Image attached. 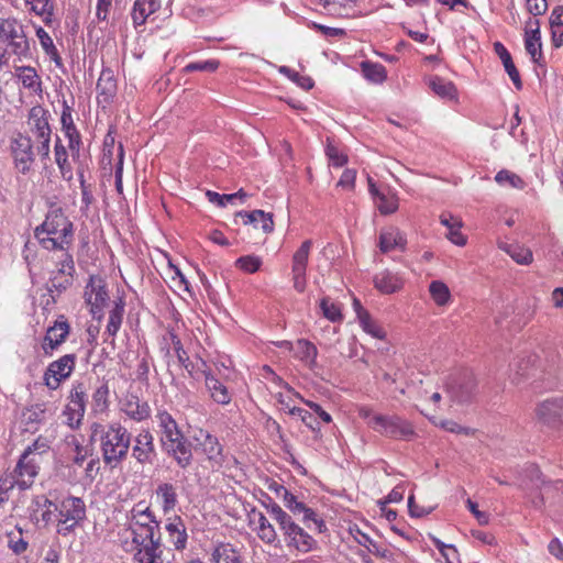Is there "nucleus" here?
<instances>
[{
  "instance_id": "nucleus-34",
  "label": "nucleus",
  "mask_w": 563,
  "mask_h": 563,
  "mask_svg": "<svg viewBox=\"0 0 563 563\" xmlns=\"http://www.w3.org/2000/svg\"><path fill=\"white\" fill-rule=\"evenodd\" d=\"M499 249L505 251L516 263L520 265H529L533 261V255L530 249L517 243L500 242Z\"/></svg>"
},
{
  "instance_id": "nucleus-23",
  "label": "nucleus",
  "mask_w": 563,
  "mask_h": 563,
  "mask_svg": "<svg viewBox=\"0 0 563 563\" xmlns=\"http://www.w3.org/2000/svg\"><path fill=\"white\" fill-rule=\"evenodd\" d=\"M155 418L158 427L161 444L166 441H172L174 438L183 434L177 421L166 410H159Z\"/></svg>"
},
{
  "instance_id": "nucleus-14",
  "label": "nucleus",
  "mask_w": 563,
  "mask_h": 563,
  "mask_svg": "<svg viewBox=\"0 0 563 563\" xmlns=\"http://www.w3.org/2000/svg\"><path fill=\"white\" fill-rule=\"evenodd\" d=\"M12 154L16 169L26 174L34 162L32 139L29 135L19 133L12 141Z\"/></svg>"
},
{
  "instance_id": "nucleus-2",
  "label": "nucleus",
  "mask_w": 563,
  "mask_h": 563,
  "mask_svg": "<svg viewBox=\"0 0 563 563\" xmlns=\"http://www.w3.org/2000/svg\"><path fill=\"white\" fill-rule=\"evenodd\" d=\"M132 533L133 543L141 547L136 553L140 563H165L163 559V549L165 543L162 539L159 521L155 523H143L129 526Z\"/></svg>"
},
{
  "instance_id": "nucleus-38",
  "label": "nucleus",
  "mask_w": 563,
  "mask_h": 563,
  "mask_svg": "<svg viewBox=\"0 0 563 563\" xmlns=\"http://www.w3.org/2000/svg\"><path fill=\"white\" fill-rule=\"evenodd\" d=\"M16 76L21 80L23 87L34 91H42L41 79L35 68L31 66H20L15 68Z\"/></svg>"
},
{
  "instance_id": "nucleus-36",
  "label": "nucleus",
  "mask_w": 563,
  "mask_h": 563,
  "mask_svg": "<svg viewBox=\"0 0 563 563\" xmlns=\"http://www.w3.org/2000/svg\"><path fill=\"white\" fill-rule=\"evenodd\" d=\"M318 350L313 343L308 340L299 339L296 341L295 356L313 368L317 365Z\"/></svg>"
},
{
  "instance_id": "nucleus-25",
  "label": "nucleus",
  "mask_w": 563,
  "mask_h": 563,
  "mask_svg": "<svg viewBox=\"0 0 563 563\" xmlns=\"http://www.w3.org/2000/svg\"><path fill=\"white\" fill-rule=\"evenodd\" d=\"M200 445L209 462L212 463V466L221 467L223 465V448L216 437L207 432Z\"/></svg>"
},
{
  "instance_id": "nucleus-5",
  "label": "nucleus",
  "mask_w": 563,
  "mask_h": 563,
  "mask_svg": "<svg viewBox=\"0 0 563 563\" xmlns=\"http://www.w3.org/2000/svg\"><path fill=\"white\" fill-rule=\"evenodd\" d=\"M49 112L42 106H34L29 111L27 125L35 137L36 152L43 158H48L52 130L48 123Z\"/></svg>"
},
{
  "instance_id": "nucleus-1",
  "label": "nucleus",
  "mask_w": 563,
  "mask_h": 563,
  "mask_svg": "<svg viewBox=\"0 0 563 563\" xmlns=\"http://www.w3.org/2000/svg\"><path fill=\"white\" fill-rule=\"evenodd\" d=\"M73 235V223L59 209L51 211L45 221L34 230L40 245L48 251L67 252Z\"/></svg>"
},
{
  "instance_id": "nucleus-28",
  "label": "nucleus",
  "mask_w": 563,
  "mask_h": 563,
  "mask_svg": "<svg viewBox=\"0 0 563 563\" xmlns=\"http://www.w3.org/2000/svg\"><path fill=\"white\" fill-rule=\"evenodd\" d=\"M205 375L206 386L211 393L212 399L221 405H227L231 401V395L228 388L217 379L210 371L202 369Z\"/></svg>"
},
{
  "instance_id": "nucleus-19",
  "label": "nucleus",
  "mask_w": 563,
  "mask_h": 563,
  "mask_svg": "<svg viewBox=\"0 0 563 563\" xmlns=\"http://www.w3.org/2000/svg\"><path fill=\"white\" fill-rule=\"evenodd\" d=\"M538 419L549 426L563 424V397L542 401L536 409Z\"/></svg>"
},
{
  "instance_id": "nucleus-40",
  "label": "nucleus",
  "mask_w": 563,
  "mask_h": 563,
  "mask_svg": "<svg viewBox=\"0 0 563 563\" xmlns=\"http://www.w3.org/2000/svg\"><path fill=\"white\" fill-rule=\"evenodd\" d=\"M429 87L441 98L453 99L456 96V88L451 82L439 76H433L429 80Z\"/></svg>"
},
{
  "instance_id": "nucleus-60",
  "label": "nucleus",
  "mask_w": 563,
  "mask_h": 563,
  "mask_svg": "<svg viewBox=\"0 0 563 563\" xmlns=\"http://www.w3.org/2000/svg\"><path fill=\"white\" fill-rule=\"evenodd\" d=\"M218 67H219L218 60H203V62L190 63L184 68V70L186 73H192V71L213 73L218 69Z\"/></svg>"
},
{
  "instance_id": "nucleus-29",
  "label": "nucleus",
  "mask_w": 563,
  "mask_h": 563,
  "mask_svg": "<svg viewBox=\"0 0 563 563\" xmlns=\"http://www.w3.org/2000/svg\"><path fill=\"white\" fill-rule=\"evenodd\" d=\"M406 239L397 228H389L379 234V249L383 253H387L395 249H404Z\"/></svg>"
},
{
  "instance_id": "nucleus-43",
  "label": "nucleus",
  "mask_w": 563,
  "mask_h": 563,
  "mask_svg": "<svg viewBox=\"0 0 563 563\" xmlns=\"http://www.w3.org/2000/svg\"><path fill=\"white\" fill-rule=\"evenodd\" d=\"M36 36L44 52L55 62L56 65L62 64V58L54 45V42L49 34L41 26L36 29Z\"/></svg>"
},
{
  "instance_id": "nucleus-26",
  "label": "nucleus",
  "mask_w": 563,
  "mask_h": 563,
  "mask_svg": "<svg viewBox=\"0 0 563 563\" xmlns=\"http://www.w3.org/2000/svg\"><path fill=\"white\" fill-rule=\"evenodd\" d=\"M494 51L501 59L504 68L514 82L515 87L520 90L522 88V81L518 69L514 64L510 53L500 42H496L494 44Z\"/></svg>"
},
{
  "instance_id": "nucleus-7",
  "label": "nucleus",
  "mask_w": 563,
  "mask_h": 563,
  "mask_svg": "<svg viewBox=\"0 0 563 563\" xmlns=\"http://www.w3.org/2000/svg\"><path fill=\"white\" fill-rule=\"evenodd\" d=\"M87 400L88 396L85 384L82 382H76L73 385L68 396V404L64 410V415L67 418L66 422L71 429H77L81 424L86 411Z\"/></svg>"
},
{
  "instance_id": "nucleus-18",
  "label": "nucleus",
  "mask_w": 563,
  "mask_h": 563,
  "mask_svg": "<svg viewBox=\"0 0 563 563\" xmlns=\"http://www.w3.org/2000/svg\"><path fill=\"white\" fill-rule=\"evenodd\" d=\"M283 500L285 507L295 516H303V523H306L308 528H310L309 522H312L317 532H323L325 529L324 521L319 519L316 512L311 508H308L303 503L299 501L295 495L289 493Z\"/></svg>"
},
{
  "instance_id": "nucleus-24",
  "label": "nucleus",
  "mask_w": 563,
  "mask_h": 563,
  "mask_svg": "<svg viewBox=\"0 0 563 563\" xmlns=\"http://www.w3.org/2000/svg\"><path fill=\"white\" fill-rule=\"evenodd\" d=\"M250 523L256 525L257 537L267 544H273L278 540L274 526L261 511L252 510L250 514Z\"/></svg>"
},
{
  "instance_id": "nucleus-4",
  "label": "nucleus",
  "mask_w": 563,
  "mask_h": 563,
  "mask_svg": "<svg viewBox=\"0 0 563 563\" xmlns=\"http://www.w3.org/2000/svg\"><path fill=\"white\" fill-rule=\"evenodd\" d=\"M132 442V434L128 429L118 422L108 426L101 434V452L106 465L111 467L122 463L129 453Z\"/></svg>"
},
{
  "instance_id": "nucleus-46",
  "label": "nucleus",
  "mask_w": 563,
  "mask_h": 563,
  "mask_svg": "<svg viewBox=\"0 0 563 563\" xmlns=\"http://www.w3.org/2000/svg\"><path fill=\"white\" fill-rule=\"evenodd\" d=\"M429 291L438 306H444L450 300L449 287L440 280H433L429 286Z\"/></svg>"
},
{
  "instance_id": "nucleus-30",
  "label": "nucleus",
  "mask_w": 563,
  "mask_h": 563,
  "mask_svg": "<svg viewBox=\"0 0 563 563\" xmlns=\"http://www.w3.org/2000/svg\"><path fill=\"white\" fill-rule=\"evenodd\" d=\"M525 476L536 488L543 489L544 493H548L550 488L560 489L563 485L561 481L547 482L540 468L534 464L525 468Z\"/></svg>"
},
{
  "instance_id": "nucleus-35",
  "label": "nucleus",
  "mask_w": 563,
  "mask_h": 563,
  "mask_svg": "<svg viewBox=\"0 0 563 563\" xmlns=\"http://www.w3.org/2000/svg\"><path fill=\"white\" fill-rule=\"evenodd\" d=\"M156 495L161 498V506L164 514L174 511L178 499L176 487L170 483H162L156 488Z\"/></svg>"
},
{
  "instance_id": "nucleus-62",
  "label": "nucleus",
  "mask_w": 563,
  "mask_h": 563,
  "mask_svg": "<svg viewBox=\"0 0 563 563\" xmlns=\"http://www.w3.org/2000/svg\"><path fill=\"white\" fill-rule=\"evenodd\" d=\"M541 40L539 38H526L525 37V47L527 53L531 56V59L534 63L540 64V60L542 58V52H541Z\"/></svg>"
},
{
  "instance_id": "nucleus-44",
  "label": "nucleus",
  "mask_w": 563,
  "mask_h": 563,
  "mask_svg": "<svg viewBox=\"0 0 563 563\" xmlns=\"http://www.w3.org/2000/svg\"><path fill=\"white\" fill-rule=\"evenodd\" d=\"M123 314L124 303L122 302V300H120L119 302H115L114 307L111 309L109 313L106 333H108L111 336H114L118 333L122 324Z\"/></svg>"
},
{
  "instance_id": "nucleus-51",
  "label": "nucleus",
  "mask_w": 563,
  "mask_h": 563,
  "mask_svg": "<svg viewBox=\"0 0 563 563\" xmlns=\"http://www.w3.org/2000/svg\"><path fill=\"white\" fill-rule=\"evenodd\" d=\"M109 387L107 384L99 386L92 395V409L95 412H104L108 409Z\"/></svg>"
},
{
  "instance_id": "nucleus-41",
  "label": "nucleus",
  "mask_w": 563,
  "mask_h": 563,
  "mask_svg": "<svg viewBox=\"0 0 563 563\" xmlns=\"http://www.w3.org/2000/svg\"><path fill=\"white\" fill-rule=\"evenodd\" d=\"M130 525L129 526H135L143 523H150L155 521H158L156 519L155 514L150 509V507H143V503L136 504L130 511L129 515Z\"/></svg>"
},
{
  "instance_id": "nucleus-15",
  "label": "nucleus",
  "mask_w": 563,
  "mask_h": 563,
  "mask_svg": "<svg viewBox=\"0 0 563 563\" xmlns=\"http://www.w3.org/2000/svg\"><path fill=\"white\" fill-rule=\"evenodd\" d=\"M156 455L153 434L148 430H142L133 439L132 457L141 465H152Z\"/></svg>"
},
{
  "instance_id": "nucleus-33",
  "label": "nucleus",
  "mask_w": 563,
  "mask_h": 563,
  "mask_svg": "<svg viewBox=\"0 0 563 563\" xmlns=\"http://www.w3.org/2000/svg\"><path fill=\"white\" fill-rule=\"evenodd\" d=\"M159 8L157 0H136L132 10V20L135 26L144 24L147 16Z\"/></svg>"
},
{
  "instance_id": "nucleus-57",
  "label": "nucleus",
  "mask_w": 563,
  "mask_h": 563,
  "mask_svg": "<svg viewBox=\"0 0 563 563\" xmlns=\"http://www.w3.org/2000/svg\"><path fill=\"white\" fill-rule=\"evenodd\" d=\"M363 319L360 321L361 327L365 332L376 339H384L385 331L372 319L369 312H362Z\"/></svg>"
},
{
  "instance_id": "nucleus-47",
  "label": "nucleus",
  "mask_w": 563,
  "mask_h": 563,
  "mask_svg": "<svg viewBox=\"0 0 563 563\" xmlns=\"http://www.w3.org/2000/svg\"><path fill=\"white\" fill-rule=\"evenodd\" d=\"M45 411L44 404H36L22 412V420L26 426L38 424L44 420Z\"/></svg>"
},
{
  "instance_id": "nucleus-13",
  "label": "nucleus",
  "mask_w": 563,
  "mask_h": 563,
  "mask_svg": "<svg viewBox=\"0 0 563 563\" xmlns=\"http://www.w3.org/2000/svg\"><path fill=\"white\" fill-rule=\"evenodd\" d=\"M42 461L36 459L31 452H23L14 468L15 483L20 489L31 487L34 478L37 476Z\"/></svg>"
},
{
  "instance_id": "nucleus-61",
  "label": "nucleus",
  "mask_w": 563,
  "mask_h": 563,
  "mask_svg": "<svg viewBox=\"0 0 563 563\" xmlns=\"http://www.w3.org/2000/svg\"><path fill=\"white\" fill-rule=\"evenodd\" d=\"M325 154L335 167H342L347 163V156L340 152V150L332 143L327 145Z\"/></svg>"
},
{
  "instance_id": "nucleus-37",
  "label": "nucleus",
  "mask_w": 563,
  "mask_h": 563,
  "mask_svg": "<svg viewBox=\"0 0 563 563\" xmlns=\"http://www.w3.org/2000/svg\"><path fill=\"white\" fill-rule=\"evenodd\" d=\"M97 90L100 96H103L104 101H108L115 95L117 80L111 69H102L97 82Z\"/></svg>"
},
{
  "instance_id": "nucleus-55",
  "label": "nucleus",
  "mask_w": 563,
  "mask_h": 563,
  "mask_svg": "<svg viewBox=\"0 0 563 563\" xmlns=\"http://www.w3.org/2000/svg\"><path fill=\"white\" fill-rule=\"evenodd\" d=\"M261 265L262 260L255 255L241 256L235 261V266L249 274L257 272Z\"/></svg>"
},
{
  "instance_id": "nucleus-20",
  "label": "nucleus",
  "mask_w": 563,
  "mask_h": 563,
  "mask_svg": "<svg viewBox=\"0 0 563 563\" xmlns=\"http://www.w3.org/2000/svg\"><path fill=\"white\" fill-rule=\"evenodd\" d=\"M54 510H58L59 518L73 521V525H79L86 518V505L79 497L69 496L63 499Z\"/></svg>"
},
{
  "instance_id": "nucleus-52",
  "label": "nucleus",
  "mask_w": 563,
  "mask_h": 563,
  "mask_svg": "<svg viewBox=\"0 0 563 563\" xmlns=\"http://www.w3.org/2000/svg\"><path fill=\"white\" fill-rule=\"evenodd\" d=\"M264 507L266 508L267 512L272 516V518L277 522L280 530L292 519L291 516L287 514L285 510H283V508L275 501L264 504Z\"/></svg>"
},
{
  "instance_id": "nucleus-45",
  "label": "nucleus",
  "mask_w": 563,
  "mask_h": 563,
  "mask_svg": "<svg viewBox=\"0 0 563 563\" xmlns=\"http://www.w3.org/2000/svg\"><path fill=\"white\" fill-rule=\"evenodd\" d=\"M55 161L56 164L60 170V174L63 178L65 179H71V167L67 159V151L65 146L60 143V139L57 137L56 144H55Z\"/></svg>"
},
{
  "instance_id": "nucleus-9",
  "label": "nucleus",
  "mask_w": 563,
  "mask_h": 563,
  "mask_svg": "<svg viewBox=\"0 0 563 563\" xmlns=\"http://www.w3.org/2000/svg\"><path fill=\"white\" fill-rule=\"evenodd\" d=\"M58 268L52 272L47 283V290L49 292L57 291L60 294L66 290L73 283V275L75 273V264L71 254L63 252Z\"/></svg>"
},
{
  "instance_id": "nucleus-22",
  "label": "nucleus",
  "mask_w": 563,
  "mask_h": 563,
  "mask_svg": "<svg viewBox=\"0 0 563 563\" xmlns=\"http://www.w3.org/2000/svg\"><path fill=\"white\" fill-rule=\"evenodd\" d=\"M166 542L173 545L176 550H184L187 545V530L185 522L179 516L168 518L165 526Z\"/></svg>"
},
{
  "instance_id": "nucleus-54",
  "label": "nucleus",
  "mask_w": 563,
  "mask_h": 563,
  "mask_svg": "<svg viewBox=\"0 0 563 563\" xmlns=\"http://www.w3.org/2000/svg\"><path fill=\"white\" fill-rule=\"evenodd\" d=\"M170 339H172L173 347H174V351H175L178 362L180 363L181 366H184L191 374L194 366L189 362V356H188L187 352L185 351L180 339L174 333H170Z\"/></svg>"
},
{
  "instance_id": "nucleus-12",
  "label": "nucleus",
  "mask_w": 563,
  "mask_h": 563,
  "mask_svg": "<svg viewBox=\"0 0 563 563\" xmlns=\"http://www.w3.org/2000/svg\"><path fill=\"white\" fill-rule=\"evenodd\" d=\"M287 547L307 553L317 548V541L292 519L282 529Z\"/></svg>"
},
{
  "instance_id": "nucleus-16",
  "label": "nucleus",
  "mask_w": 563,
  "mask_h": 563,
  "mask_svg": "<svg viewBox=\"0 0 563 563\" xmlns=\"http://www.w3.org/2000/svg\"><path fill=\"white\" fill-rule=\"evenodd\" d=\"M311 246V240L303 241L292 256L291 272L294 288L299 292H302L306 288V271Z\"/></svg>"
},
{
  "instance_id": "nucleus-63",
  "label": "nucleus",
  "mask_w": 563,
  "mask_h": 563,
  "mask_svg": "<svg viewBox=\"0 0 563 563\" xmlns=\"http://www.w3.org/2000/svg\"><path fill=\"white\" fill-rule=\"evenodd\" d=\"M354 1L355 0H319L318 3L330 14H341L342 9Z\"/></svg>"
},
{
  "instance_id": "nucleus-31",
  "label": "nucleus",
  "mask_w": 563,
  "mask_h": 563,
  "mask_svg": "<svg viewBox=\"0 0 563 563\" xmlns=\"http://www.w3.org/2000/svg\"><path fill=\"white\" fill-rule=\"evenodd\" d=\"M236 217H241L244 224L261 223V228L265 233H271L274 230L273 214L265 213L263 210H253L251 212L239 211Z\"/></svg>"
},
{
  "instance_id": "nucleus-58",
  "label": "nucleus",
  "mask_w": 563,
  "mask_h": 563,
  "mask_svg": "<svg viewBox=\"0 0 563 563\" xmlns=\"http://www.w3.org/2000/svg\"><path fill=\"white\" fill-rule=\"evenodd\" d=\"M8 537H9L8 547L15 554L20 555L26 551L29 543L22 537L21 529H18L16 533H14V532L9 533Z\"/></svg>"
},
{
  "instance_id": "nucleus-10",
  "label": "nucleus",
  "mask_w": 563,
  "mask_h": 563,
  "mask_svg": "<svg viewBox=\"0 0 563 563\" xmlns=\"http://www.w3.org/2000/svg\"><path fill=\"white\" fill-rule=\"evenodd\" d=\"M75 354H65L58 360L52 362L44 373L45 385L49 389L58 388L60 382L70 376L75 368Z\"/></svg>"
},
{
  "instance_id": "nucleus-39",
  "label": "nucleus",
  "mask_w": 563,
  "mask_h": 563,
  "mask_svg": "<svg viewBox=\"0 0 563 563\" xmlns=\"http://www.w3.org/2000/svg\"><path fill=\"white\" fill-rule=\"evenodd\" d=\"M25 3L30 5L32 12L43 18V22L46 25H51L54 13V3L52 0H25Z\"/></svg>"
},
{
  "instance_id": "nucleus-6",
  "label": "nucleus",
  "mask_w": 563,
  "mask_h": 563,
  "mask_svg": "<svg viewBox=\"0 0 563 563\" xmlns=\"http://www.w3.org/2000/svg\"><path fill=\"white\" fill-rule=\"evenodd\" d=\"M368 426L382 435L395 439H408L413 435V429L398 416H373Z\"/></svg>"
},
{
  "instance_id": "nucleus-48",
  "label": "nucleus",
  "mask_w": 563,
  "mask_h": 563,
  "mask_svg": "<svg viewBox=\"0 0 563 563\" xmlns=\"http://www.w3.org/2000/svg\"><path fill=\"white\" fill-rule=\"evenodd\" d=\"M34 504L36 506V509H34L35 512L40 508L42 509L41 520L45 525L51 522L53 520V518L55 517V512L57 511V510H54V507H58V505H56L55 503H53L52 500H49L45 496L36 497Z\"/></svg>"
},
{
  "instance_id": "nucleus-11",
  "label": "nucleus",
  "mask_w": 563,
  "mask_h": 563,
  "mask_svg": "<svg viewBox=\"0 0 563 563\" xmlns=\"http://www.w3.org/2000/svg\"><path fill=\"white\" fill-rule=\"evenodd\" d=\"M161 445L163 451L172 457L180 468L185 470L192 464V443L184 433Z\"/></svg>"
},
{
  "instance_id": "nucleus-64",
  "label": "nucleus",
  "mask_w": 563,
  "mask_h": 563,
  "mask_svg": "<svg viewBox=\"0 0 563 563\" xmlns=\"http://www.w3.org/2000/svg\"><path fill=\"white\" fill-rule=\"evenodd\" d=\"M60 122H62V130L65 135H68L71 133L74 134L75 132H78L74 124L73 118H71V109L66 103L64 104V109H63L62 117H60Z\"/></svg>"
},
{
  "instance_id": "nucleus-32",
  "label": "nucleus",
  "mask_w": 563,
  "mask_h": 563,
  "mask_svg": "<svg viewBox=\"0 0 563 563\" xmlns=\"http://www.w3.org/2000/svg\"><path fill=\"white\" fill-rule=\"evenodd\" d=\"M374 285L380 292L388 295L398 291L402 287V282L397 275L385 271L375 275Z\"/></svg>"
},
{
  "instance_id": "nucleus-50",
  "label": "nucleus",
  "mask_w": 563,
  "mask_h": 563,
  "mask_svg": "<svg viewBox=\"0 0 563 563\" xmlns=\"http://www.w3.org/2000/svg\"><path fill=\"white\" fill-rule=\"evenodd\" d=\"M358 537H355L358 544L366 548L371 553L378 558H387L389 554V551L372 540L367 534L362 533L361 531H357Z\"/></svg>"
},
{
  "instance_id": "nucleus-21",
  "label": "nucleus",
  "mask_w": 563,
  "mask_h": 563,
  "mask_svg": "<svg viewBox=\"0 0 563 563\" xmlns=\"http://www.w3.org/2000/svg\"><path fill=\"white\" fill-rule=\"evenodd\" d=\"M70 327L62 316L46 331L42 347L45 354H52L68 336Z\"/></svg>"
},
{
  "instance_id": "nucleus-27",
  "label": "nucleus",
  "mask_w": 563,
  "mask_h": 563,
  "mask_svg": "<svg viewBox=\"0 0 563 563\" xmlns=\"http://www.w3.org/2000/svg\"><path fill=\"white\" fill-rule=\"evenodd\" d=\"M123 411L133 420L142 421L150 417L151 408L146 401H141L139 397L131 395L123 402Z\"/></svg>"
},
{
  "instance_id": "nucleus-3",
  "label": "nucleus",
  "mask_w": 563,
  "mask_h": 563,
  "mask_svg": "<svg viewBox=\"0 0 563 563\" xmlns=\"http://www.w3.org/2000/svg\"><path fill=\"white\" fill-rule=\"evenodd\" d=\"M0 48L14 57L16 62L33 58L30 40L24 25L15 18H0Z\"/></svg>"
},
{
  "instance_id": "nucleus-59",
  "label": "nucleus",
  "mask_w": 563,
  "mask_h": 563,
  "mask_svg": "<svg viewBox=\"0 0 563 563\" xmlns=\"http://www.w3.org/2000/svg\"><path fill=\"white\" fill-rule=\"evenodd\" d=\"M320 308L322 310L323 316L332 322H336L342 320V313L340 308L331 302L328 297L322 298L320 302Z\"/></svg>"
},
{
  "instance_id": "nucleus-42",
  "label": "nucleus",
  "mask_w": 563,
  "mask_h": 563,
  "mask_svg": "<svg viewBox=\"0 0 563 563\" xmlns=\"http://www.w3.org/2000/svg\"><path fill=\"white\" fill-rule=\"evenodd\" d=\"M361 66L364 77L374 84H382L387 77L386 68L382 64L363 62Z\"/></svg>"
},
{
  "instance_id": "nucleus-17",
  "label": "nucleus",
  "mask_w": 563,
  "mask_h": 563,
  "mask_svg": "<svg viewBox=\"0 0 563 563\" xmlns=\"http://www.w3.org/2000/svg\"><path fill=\"white\" fill-rule=\"evenodd\" d=\"M210 563H244L242 548L230 542L217 541L210 550Z\"/></svg>"
},
{
  "instance_id": "nucleus-56",
  "label": "nucleus",
  "mask_w": 563,
  "mask_h": 563,
  "mask_svg": "<svg viewBox=\"0 0 563 563\" xmlns=\"http://www.w3.org/2000/svg\"><path fill=\"white\" fill-rule=\"evenodd\" d=\"M51 449V441L43 435H40L31 445L24 451L31 452L36 459L43 461L44 454H47Z\"/></svg>"
},
{
  "instance_id": "nucleus-53",
  "label": "nucleus",
  "mask_w": 563,
  "mask_h": 563,
  "mask_svg": "<svg viewBox=\"0 0 563 563\" xmlns=\"http://www.w3.org/2000/svg\"><path fill=\"white\" fill-rule=\"evenodd\" d=\"M279 73L286 75L290 80L305 90H309L313 87V80L309 76L301 75L287 66H282L279 68Z\"/></svg>"
},
{
  "instance_id": "nucleus-49",
  "label": "nucleus",
  "mask_w": 563,
  "mask_h": 563,
  "mask_svg": "<svg viewBox=\"0 0 563 563\" xmlns=\"http://www.w3.org/2000/svg\"><path fill=\"white\" fill-rule=\"evenodd\" d=\"M495 181L500 186H509L516 189H523L525 181L515 173L503 169L495 176Z\"/></svg>"
},
{
  "instance_id": "nucleus-8",
  "label": "nucleus",
  "mask_w": 563,
  "mask_h": 563,
  "mask_svg": "<svg viewBox=\"0 0 563 563\" xmlns=\"http://www.w3.org/2000/svg\"><path fill=\"white\" fill-rule=\"evenodd\" d=\"M450 398L457 404L471 402L477 394V380L472 372H464L446 387Z\"/></svg>"
}]
</instances>
